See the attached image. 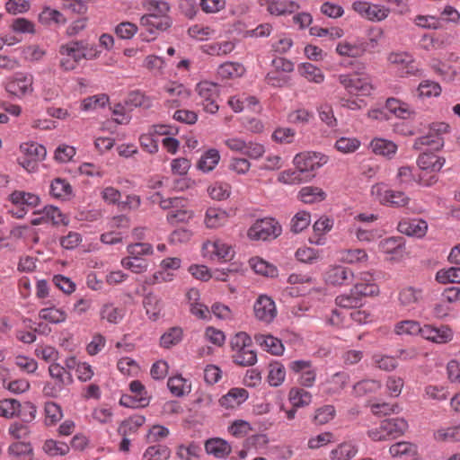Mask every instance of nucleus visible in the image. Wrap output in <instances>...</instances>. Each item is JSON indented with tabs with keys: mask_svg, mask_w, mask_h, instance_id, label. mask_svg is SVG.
Returning <instances> with one entry per match:
<instances>
[{
	"mask_svg": "<svg viewBox=\"0 0 460 460\" xmlns=\"http://www.w3.org/2000/svg\"><path fill=\"white\" fill-rule=\"evenodd\" d=\"M89 44L86 40H72L59 47V54L63 57L60 60V66L66 70H73L83 59H90L95 57L91 53Z\"/></svg>",
	"mask_w": 460,
	"mask_h": 460,
	"instance_id": "nucleus-1",
	"label": "nucleus"
},
{
	"mask_svg": "<svg viewBox=\"0 0 460 460\" xmlns=\"http://www.w3.org/2000/svg\"><path fill=\"white\" fill-rule=\"evenodd\" d=\"M371 195L380 204L396 208H405L411 201L410 197L405 192L389 189L383 182L372 186Z\"/></svg>",
	"mask_w": 460,
	"mask_h": 460,
	"instance_id": "nucleus-2",
	"label": "nucleus"
},
{
	"mask_svg": "<svg viewBox=\"0 0 460 460\" xmlns=\"http://www.w3.org/2000/svg\"><path fill=\"white\" fill-rule=\"evenodd\" d=\"M282 228L279 223L272 217L257 219L248 229L247 235L254 241H269L276 239L281 234Z\"/></svg>",
	"mask_w": 460,
	"mask_h": 460,
	"instance_id": "nucleus-3",
	"label": "nucleus"
},
{
	"mask_svg": "<svg viewBox=\"0 0 460 460\" xmlns=\"http://www.w3.org/2000/svg\"><path fill=\"white\" fill-rule=\"evenodd\" d=\"M327 163V157L320 153L303 152L296 155L294 164L302 172L305 180L314 177L313 173Z\"/></svg>",
	"mask_w": 460,
	"mask_h": 460,
	"instance_id": "nucleus-4",
	"label": "nucleus"
},
{
	"mask_svg": "<svg viewBox=\"0 0 460 460\" xmlns=\"http://www.w3.org/2000/svg\"><path fill=\"white\" fill-rule=\"evenodd\" d=\"M196 91L201 99L204 111L211 114L217 113L219 109L217 102L219 97L220 85L205 80L197 84Z\"/></svg>",
	"mask_w": 460,
	"mask_h": 460,
	"instance_id": "nucleus-5",
	"label": "nucleus"
},
{
	"mask_svg": "<svg viewBox=\"0 0 460 460\" xmlns=\"http://www.w3.org/2000/svg\"><path fill=\"white\" fill-rule=\"evenodd\" d=\"M33 77L30 74L16 73L5 83V90L11 95L22 98L33 91Z\"/></svg>",
	"mask_w": 460,
	"mask_h": 460,
	"instance_id": "nucleus-6",
	"label": "nucleus"
},
{
	"mask_svg": "<svg viewBox=\"0 0 460 460\" xmlns=\"http://www.w3.org/2000/svg\"><path fill=\"white\" fill-rule=\"evenodd\" d=\"M352 8L362 17L372 22H381L390 13L388 7L366 1H355L352 4Z\"/></svg>",
	"mask_w": 460,
	"mask_h": 460,
	"instance_id": "nucleus-7",
	"label": "nucleus"
},
{
	"mask_svg": "<svg viewBox=\"0 0 460 460\" xmlns=\"http://www.w3.org/2000/svg\"><path fill=\"white\" fill-rule=\"evenodd\" d=\"M339 82L350 93L368 94L372 90L369 79L366 76H360L358 74L340 75Z\"/></svg>",
	"mask_w": 460,
	"mask_h": 460,
	"instance_id": "nucleus-8",
	"label": "nucleus"
},
{
	"mask_svg": "<svg viewBox=\"0 0 460 460\" xmlns=\"http://www.w3.org/2000/svg\"><path fill=\"white\" fill-rule=\"evenodd\" d=\"M396 178L401 185H411L413 182L425 187H429L438 181V176L429 175V178H425L424 174L416 175L413 172V168L410 166H402L398 169Z\"/></svg>",
	"mask_w": 460,
	"mask_h": 460,
	"instance_id": "nucleus-9",
	"label": "nucleus"
},
{
	"mask_svg": "<svg viewBox=\"0 0 460 460\" xmlns=\"http://www.w3.org/2000/svg\"><path fill=\"white\" fill-rule=\"evenodd\" d=\"M255 317L266 323H271L277 314L274 301L268 296H260L253 306Z\"/></svg>",
	"mask_w": 460,
	"mask_h": 460,
	"instance_id": "nucleus-10",
	"label": "nucleus"
},
{
	"mask_svg": "<svg viewBox=\"0 0 460 460\" xmlns=\"http://www.w3.org/2000/svg\"><path fill=\"white\" fill-rule=\"evenodd\" d=\"M398 231L411 237L422 238L428 231V223L421 218H404L398 224Z\"/></svg>",
	"mask_w": 460,
	"mask_h": 460,
	"instance_id": "nucleus-11",
	"label": "nucleus"
},
{
	"mask_svg": "<svg viewBox=\"0 0 460 460\" xmlns=\"http://www.w3.org/2000/svg\"><path fill=\"white\" fill-rule=\"evenodd\" d=\"M445 162L446 159L444 157L438 156L433 153H422L417 159V164L421 171L420 174H424L425 178H428V172L437 176L436 173L441 170Z\"/></svg>",
	"mask_w": 460,
	"mask_h": 460,
	"instance_id": "nucleus-12",
	"label": "nucleus"
},
{
	"mask_svg": "<svg viewBox=\"0 0 460 460\" xmlns=\"http://www.w3.org/2000/svg\"><path fill=\"white\" fill-rule=\"evenodd\" d=\"M353 280V271L341 265L331 267L325 274V281L332 286L349 285Z\"/></svg>",
	"mask_w": 460,
	"mask_h": 460,
	"instance_id": "nucleus-13",
	"label": "nucleus"
},
{
	"mask_svg": "<svg viewBox=\"0 0 460 460\" xmlns=\"http://www.w3.org/2000/svg\"><path fill=\"white\" fill-rule=\"evenodd\" d=\"M423 299V290L415 287L402 288L398 293L400 305L408 311L414 310Z\"/></svg>",
	"mask_w": 460,
	"mask_h": 460,
	"instance_id": "nucleus-14",
	"label": "nucleus"
},
{
	"mask_svg": "<svg viewBox=\"0 0 460 460\" xmlns=\"http://www.w3.org/2000/svg\"><path fill=\"white\" fill-rule=\"evenodd\" d=\"M260 4L266 6L267 11L273 15L291 14L299 9V4L293 0H260Z\"/></svg>",
	"mask_w": 460,
	"mask_h": 460,
	"instance_id": "nucleus-15",
	"label": "nucleus"
},
{
	"mask_svg": "<svg viewBox=\"0 0 460 460\" xmlns=\"http://www.w3.org/2000/svg\"><path fill=\"white\" fill-rule=\"evenodd\" d=\"M256 343L265 351L274 356H280L284 352L282 341L270 334H255Z\"/></svg>",
	"mask_w": 460,
	"mask_h": 460,
	"instance_id": "nucleus-16",
	"label": "nucleus"
},
{
	"mask_svg": "<svg viewBox=\"0 0 460 460\" xmlns=\"http://www.w3.org/2000/svg\"><path fill=\"white\" fill-rule=\"evenodd\" d=\"M171 24L172 22L169 17H160L155 13L145 14L140 18V25L150 33H155L156 31H166L171 27Z\"/></svg>",
	"mask_w": 460,
	"mask_h": 460,
	"instance_id": "nucleus-17",
	"label": "nucleus"
},
{
	"mask_svg": "<svg viewBox=\"0 0 460 460\" xmlns=\"http://www.w3.org/2000/svg\"><path fill=\"white\" fill-rule=\"evenodd\" d=\"M421 335L436 343H446L452 340L453 332L447 326L434 327L431 325H424Z\"/></svg>",
	"mask_w": 460,
	"mask_h": 460,
	"instance_id": "nucleus-18",
	"label": "nucleus"
},
{
	"mask_svg": "<svg viewBox=\"0 0 460 460\" xmlns=\"http://www.w3.org/2000/svg\"><path fill=\"white\" fill-rule=\"evenodd\" d=\"M205 450L217 458H226L230 455L232 447L225 439L213 438L205 442Z\"/></svg>",
	"mask_w": 460,
	"mask_h": 460,
	"instance_id": "nucleus-19",
	"label": "nucleus"
},
{
	"mask_svg": "<svg viewBox=\"0 0 460 460\" xmlns=\"http://www.w3.org/2000/svg\"><path fill=\"white\" fill-rule=\"evenodd\" d=\"M248 398V392L243 388H232L226 394L222 396L219 403L226 409H234L244 402Z\"/></svg>",
	"mask_w": 460,
	"mask_h": 460,
	"instance_id": "nucleus-20",
	"label": "nucleus"
},
{
	"mask_svg": "<svg viewBox=\"0 0 460 460\" xmlns=\"http://www.w3.org/2000/svg\"><path fill=\"white\" fill-rule=\"evenodd\" d=\"M39 22L44 26L59 27L66 22V19L61 12L45 6L39 14Z\"/></svg>",
	"mask_w": 460,
	"mask_h": 460,
	"instance_id": "nucleus-21",
	"label": "nucleus"
},
{
	"mask_svg": "<svg viewBox=\"0 0 460 460\" xmlns=\"http://www.w3.org/2000/svg\"><path fill=\"white\" fill-rule=\"evenodd\" d=\"M388 60L402 68L406 75H415L417 71L412 56L407 52L391 53Z\"/></svg>",
	"mask_w": 460,
	"mask_h": 460,
	"instance_id": "nucleus-22",
	"label": "nucleus"
},
{
	"mask_svg": "<svg viewBox=\"0 0 460 460\" xmlns=\"http://www.w3.org/2000/svg\"><path fill=\"white\" fill-rule=\"evenodd\" d=\"M382 429L389 439L402 436L408 429L407 421L402 418H393L382 420Z\"/></svg>",
	"mask_w": 460,
	"mask_h": 460,
	"instance_id": "nucleus-23",
	"label": "nucleus"
},
{
	"mask_svg": "<svg viewBox=\"0 0 460 460\" xmlns=\"http://www.w3.org/2000/svg\"><path fill=\"white\" fill-rule=\"evenodd\" d=\"M146 418L143 415L135 414L122 420L118 428V433L121 437H128L137 432L138 429L144 425Z\"/></svg>",
	"mask_w": 460,
	"mask_h": 460,
	"instance_id": "nucleus-24",
	"label": "nucleus"
},
{
	"mask_svg": "<svg viewBox=\"0 0 460 460\" xmlns=\"http://www.w3.org/2000/svg\"><path fill=\"white\" fill-rule=\"evenodd\" d=\"M9 200L15 206H26L29 208H36L40 202L38 195L22 190L13 191Z\"/></svg>",
	"mask_w": 460,
	"mask_h": 460,
	"instance_id": "nucleus-25",
	"label": "nucleus"
},
{
	"mask_svg": "<svg viewBox=\"0 0 460 460\" xmlns=\"http://www.w3.org/2000/svg\"><path fill=\"white\" fill-rule=\"evenodd\" d=\"M49 373L54 383L63 388L73 383V376L69 370L58 363H51L49 365Z\"/></svg>",
	"mask_w": 460,
	"mask_h": 460,
	"instance_id": "nucleus-26",
	"label": "nucleus"
},
{
	"mask_svg": "<svg viewBox=\"0 0 460 460\" xmlns=\"http://www.w3.org/2000/svg\"><path fill=\"white\" fill-rule=\"evenodd\" d=\"M229 218L226 211L219 208H208L205 215V225L208 228H217L224 226Z\"/></svg>",
	"mask_w": 460,
	"mask_h": 460,
	"instance_id": "nucleus-27",
	"label": "nucleus"
},
{
	"mask_svg": "<svg viewBox=\"0 0 460 460\" xmlns=\"http://www.w3.org/2000/svg\"><path fill=\"white\" fill-rule=\"evenodd\" d=\"M125 315V309L123 307L115 306L111 303L102 305L100 309L101 320H105L109 323L118 324Z\"/></svg>",
	"mask_w": 460,
	"mask_h": 460,
	"instance_id": "nucleus-28",
	"label": "nucleus"
},
{
	"mask_svg": "<svg viewBox=\"0 0 460 460\" xmlns=\"http://www.w3.org/2000/svg\"><path fill=\"white\" fill-rule=\"evenodd\" d=\"M245 67L239 62H226L217 68V75L222 79L241 77L245 73Z\"/></svg>",
	"mask_w": 460,
	"mask_h": 460,
	"instance_id": "nucleus-29",
	"label": "nucleus"
},
{
	"mask_svg": "<svg viewBox=\"0 0 460 460\" xmlns=\"http://www.w3.org/2000/svg\"><path fill=\"white\" fill-rule=\"evenodd\" d=\"M49 193L56 199H68L72 196L73 188L66 180L56 178L51 181Z\"/></svg>",
	"mask_w": 460,
	"mask_h": 460,
	"instance_id": "nucleus-30",
	"label": "nucleus"
},
{
	"mask_svg": "<svg viewBox=\"0 0 460 460\" xmlns=\"http://www.w3.org/2000/svg\"><path fill=\"white\" fill-rule=\"evenodd\" d=\"M235 48L234 41L226 40L220 42H211L202 47L204 53L210 56H226Z\"/></svg>",
	"mask_w": 460,
	"mask_h": 460,
	"instance_id": "nucleus-31",
	"label": "nucleus"
},
{
	"mask_svg": "<svg viewBox=\"0 0 460 460\" xmlns=\"http://www.w3.org/2000/svg\"><path fill=\"white\" fill-rule=\"evenodd\" d=\"M298 197L302 202L306 204H313L324 200L326 198V193L323 190V189L319 187L305 186L300 190Z\"/></svg>",
	"mask_w": 460,
	"mask_h": 460,
	"instance_id": "nucleus-32",
	"label": "nucleus"
},
{
	"mask_svg": "<svg viewBox=\"0 0 460 460\" xmlns=\"http://www.w3.org/2000/svg\"><path fill=\"white\" fill-rule=\"evenodd\" d=\"M143 305L148 318L152 321H156L160 315L163 308L162 301L155 295L149 293L143 300Z\"/></svg>",
	"mask_w": 460,
	"mask_h": 460,
	"instance_id": "nucleus-33",
	"label": "nucleus"
},
{
	"mask_svg": "<svg viewBox=\"0 0 460 460\" xmlns=\"http://www.w3.org/2000/svg\"><path fill=\"white\" fill-rule=\"evenodd\" d=\"M220 160V154L217 149L210 148L206 151L198 162L197 167L199 170L208 172H211L218 164Z\"/></svg>",
	"mask_w": 460,
	"mask_h": 460,
	"instance_id": "nucleus-34",
	"label": "nucleus"
},
{
	"mask_svg": "<svg viewBox=\"0 0 460 460\" xmlns=\"http://www.w3.org/2000/svg\"><path fill=\"white\" fill-rule=\"evenodd\" d=\"M8 456L13 458H21L31 460L33 456V448L31 443L14 442L8 447Z\"/></svg>",
	"mask_w": 460,
	"mask_h": 460,
	"instance_id": "nucleus-35",
	"label": "nucleus"
},
{
	"mask_svg": "<svg viewBox=\"0 0 460 460\" xmlns=\"http://www.w3.org/2000/svg\"><path fill=\"white\" fill-rule=\"evenodd\" d=\"M34 214L43 215L46 223H51L54 226L66 225V217L62 214L58 207L45 206L42 210L35 211Z\"/></svg>",
	"mask_w": 460,
	"mask_h": 460,
	"instance_id": "nucleus-36",
	"label": "nucleus"
},
{
	"mask_svg": "<svg viewBox=\"0 0 460 460\" xmlns=\"http://www.w3.org/2000/svg\"><path fill=\"white\" fill-rule=\"evenodd\" d=\"M370 146L375 154L387 157H392L397 151V146L393 141L384 138H374Z\"/></svg>",
	"mask_w": 460,
	"mask_h": 460,
	"instance_id": "nucleus-37",
	"label": "nucleus"
},
{
	"mask_svg": "<svg viewBox=\"0 0 460 460\" xmlns=\"http://www.w3.org/2000/svg\"><path fill=\"white\" fill-rule=\"evenodd\" d=\"M201 447L194 441L189 444H181L176 448V456L181 460H195L199 458Z\"/></svg>",
	"mask_w": 460,
	"mask_h": 460,
	"instance_id": "nucleus-38",
	"label": "nucleus"
},
{
	"mask_svg": "<svg viewBox=\"0 0 460 460\" xmlns=\"http://www.w3.org/2000/svg\"><path fill=\"white\" fill-rule=\"evenodd\" d=\"M204 247L206 249L211 248V252L214 253L219 260L227 261L232 256V247L224 241L217 239L215 241H208Z\"/></svg>",
	"mask_w": 460,
	"mask_h": 460,
	"instance_id": "nucleus-39",
	"label": "nucleus"
},
{
	"mask_svg": "<svg viewBox=\"0 0 460 460\" xmlns=\"http://www.w3.org/2000/svg\"><path fill=\"white\" fill-rule=\"evenodd\" d=\"M288 400L294 408L307 406L312 402V394L300 387H293L288 393Z\"/></svg>",
	"mask_w": 460,
	"mask_h": 460,
	"instance_id": "nucleus-40",
	"label": "nucleus"
},
{
	"mask_svg": "<svg viewBox=\"0 0 460 460\" xmlns=\"http://www.w3.org/2000/svg\"><path fill=\"white\" fill-rule=\"evenodd\" d=\"M389 453L393 457L415 456L418 453V447L413 443L400 441L390 447Z\"/></svg>",
	"mask_w": 460,
	"mask_h": 460,
	"instance_id": "nucleus-41",
	"label": "nucleus"
},
{
	"mask_svg": "<svg viewBox=\"0 0 460 460\" xmlns=\"http://www.w3.org/2000/svg\"><path fill=\"white\" fill-rule=\"evenodd\" d=\"M232 358L234 363L242 367L253 366L257 362V354L251 347L234 352Z\"/></svg>",
	"mask_w": 460,
	"mask_h": 460,
	"instance_id": "nucleus-42",
	"label": "nucleus"
},
{
	"mask_svg": "<svg viewBox=\"0 0 460 460\" xmlns=\"http://www.w3.org/2000/svg\"><path fill=\"white\" fill-rule=\"evenodd\" d=\"M170 392L177 397L183 396L190 392V385L181 376L170 377L167 382Z\"/></svg>",
	"mask_w": 460,
	"mask_h": 460,
	"instance_id": "nucleus-43",
	"label": "nucleus"
},
{
	"mask_svg": "<svg viewBox=\"0 0 460 460\" xmlns=\"http://www.w3.org/2000/svg\"><path fill=\"white\" fill-rule=\"evenodd\" d=\"M286 377V370L283 366L279 361H274L269 366V374H268V382L271 386H279L280 385Z\"/></svg>",
	"mask_w": 460,
	"mask_h": 460,
	"instance_id": "nucleus-44",
	"label": "nucleus"
},
{
	"mask_svg": "<svg viewBox=\"0 0 460 460\" xmlns=\"http://www.w3.org/2000/svg\"><path fill=\"white\" fill-rule=\"evenodd\" d=\"M171 450L165 445H154L148 447L143 454V460H168Z\"/></svg>",
	"mask_w": 460,
	"mask_h": 460,
	"instance_id": "nucleus-45",
	"label": "nucleus"
},
{
	"mask_svg": "<svg viewBox=\"0 0 460 460\" xmlns=\"http://www.w3.org/2000/svg\"><path fill=\"white\" fill-rule=\"evenodd\" d=\"M183 331L181 327L169 328L160 338V345L163 348L170 349L177 345L182 340Z\"/></svg>",
	"mask_w": 460,
	"mask_h": 460,
	"instance_id": "nucleus-46",
	"label": "nucleus"
},
{
	"mask_svg": "<svg viewBox=\"0 0 460 460\" xmlns=\"http://www.w3.org/2000/svg\"><path fill=\"white\" fill-rule=\"evenodd\" d=\"M443 138L438 134H428L415 139L413 148L420 150L424 146L438 150L443 146Z\"/></svg>",
	"mask_w": 460,
	"mask_h": 460,
	"instance_id": "nucleus-47",
	"label": "nucleus"
},
{
	"mask_svg": "<svg viewBox=\"0 0 460 460\" xmlns=\"http://www.w3.org/2000/svg\"><path fill=\"white\" fill-rule=\"evenodd\" d=\"M358 453L356 446L350 443H341L335 449L331 452V458L332 460H350Z\"/></svg>",
	"mask_w": 460,
	"mask_h": 460,
	"instance_id": "nucleus-48",
	"label": "nucleus"
},
{
	"mask_svg": "<svg viewBox=\"0 0 460 460\" xmlns=\"http://www.w3.org/2000/svg\"><path fill=\"white\" fill-rule=\"evenodd\" d=\"M418 95L420 98L438 97L441 94L442 89L438 83L431 80H423L418 86Z\"/></svg>",
	"mask_w": 460,
	"mask_h": 460,
	"instance_id": "nucleus-49",
	"label": "nucleus"
},
{
	"mask_svg": "<svg viewBox=\"0 0 460 460\" xmlns=\"http://www.w3.org/2000/svg\"><path fill=\"white\" fill-rule=\"evenodd\" d=\"M434 438L439 442L460 441V425L439 429L434 433Z\"/></svg>",
	"mask_w": 460,
	"mask_h": 460,
	"instance_id": "nucleus-50",
	"label": "nucleus"
},
{
	"mask_svg": "<svg viewBox=\"0 0 460 460\" xmlns=\"http://www.w3.org/2000/svg\"><path fill=\"white\" fill-rule=\"evenodd\" d=\"M385 107L391 113L400 119H408L411 114L408 104L395 98H388L385 102Z\"/></svg>",
	"mask_w": 460,
	"mask_h": 460,
	"instance_id": "nucleus-51",
	"label": "nucleus"
},
{
	"mask_svg": "<svg viewBox=\"0 0 460 460\" xmlns=\"http://www.w3.org/2000/svg\"><path fill=\"white\" fill-rule=\"evenodd\" d=\"M379 250L387 254H398L402 252L403 243L401 237H389L381 240L378 244Z\"/></svg>",
	"mask_w": 460,
	"mask_h": 460,
	"instance_id": "nucleus-52",
	"label": "nucleus"
},
{
	"mask_svg": "<svg viewBox=\"0 0 460 460\" xmlns=\"http://www.w3.org/2000/svg\"><path fill=\"white\" fill-rule=\"evenodd\" d=\"M366 49L367 47L363 45L351 44L347 41H341L336 47V51L339 55L351 58L362 56Z\"/></svg>",
	"mask_w": 460,
	"mask_h": 460,
	"instance_id": "nucleus-53",
	"label": "nucleus"
},
{
	"mask_svg": "<svg viewBox=\"0 0 460 460\" xmlns=\"http://www.w3.org/2000/svg\"><path fill=\"white\" fill-rule=\"evenodd\" d=\"M364 275L369 277L365 278L364 280L367 281V283H356L354 287L352 288L353 292L357 295L358 297L360 298V301L362 302V298L367 296H373L375 294L378 293V288L373 284L370 283L371 281V276L369 273H364Z\"/></svg>",
	"mask_w": 460,
	"mask_h": 460,
	"instance_id": "nucleus-54",
	"label": "nucleus"
},
{
	"mask_svg": "<svg viewBox=\"0 0 460 460\" xmlns=\"http://www.w3.org/2000/svg\"><path fill=\"white\" fill-rule=\"evenodd\" d=\"M299 72L301 75L310 82L320 84L324 79L322 70L311 63H304L299 66Z\"/></svg>",
	"mask_w": 460,
	"mask_h": 460,
	"instance_id": "nucleus-55",
	"label": "nucleus"
},
{
	"mask_svg": "<svg viewBox=\"0 0 460 460\" xmlns=\"http://www.w3.org/2000/svg\"><path fill=\"white\" fill-rule=\"evenodd\" d=\"M45 424L47 426H53L59 421L63 417L61 407L54 402H48L45 403Z\"/></svg>",
	"mask_w": 460,
	"mask_h": 460,
	"instance_id": "nucleus-56",
	"label": "nucleus"
},
{
	"mask_svg": "<svg viewBox=\"0 0 460 460\" xmlns=\"http://www.w3.org/2000/svg\"><path fill=\"white\" fill-rule=\"evenodd\" d=\"M24 155L37 162L44 160L47 155L45 146L38 143H25L21 146Z\"/></svg>",
	"mask_w": 460,
	"mask_h": 460,
	"instance_id": "nucleus-57",
	"label": "nucleus"
},
{
	"mask_svg": "<svg viewBox=\"0 0 460 460\" xmlns=\"http://www.w3.org/2000/svg\"><path fill=\"white\" fill-rule=\"evenodd\" d=\"M40 318L51 323H60L66 321V314L65 311L56 307L43 308L39 313Z\"/></svg>",
	"mask_w": 460,
	"mask_h": 460,
	"instance_id": "nucleus-58",
	"label": "nucleus"
},
{
	"mask_svg": "<svg viewBox=\"0 0 460 460\" xmlns=\"http://www.w3.org/2000/svg\"><path fill=\"white\" fill-rule=\"evenodd\" d=\"M43 450L50 456H65L69 452V447L65 442L48 439L43 445Z\"/></svg>",
	"mask_w": 460,
	"mask_h": 460,
	"instance_id": "nucleus-59",
	"label": "nucleus"
},
{
	"mask_svg": "<svg viewBox=\"0 0 460 460\" xmlns=\"http://www.w3.org/2000/svg\"><path fill=\"white\" fill-rule=\"evenodd\" d=\"M109 102V96L105 93L84 98L81 103V109L88 111L103 108Z\"/></svg>",
	"mask_w": 460,
	"mask_h": 460,
	"instance_id": "nucleus-60",
	"label": "nucleus"
},
{
	"mask_svg": "<svg viewBox=\"0 0 460 460\" xmlns=\"http://www.w3.org/2000/svg\"><path fill=\"white\" fill-rule=\"evenodd\" d=\"M436 280L442 284L460 283V267L439 270L436 274Z\"/></svg>",
	"mask_w": 460,
	"mask_h": 460,
	"instance_id": "nucleus-61",
	"label": "nucleus"
},
{
	"mask_svg": "<svg viewBox=\"0 0 460 460\" xmlns=\"http://www.w3.org/2000/svg\"><path fill=\"white\" fill-rule=\"evenodd\" d=\"M422 328L419 322L414 320H404L396 323L394 332L398 335H416L421 333Z\"/></svg>",
	"mask_w": 460,
	"mask_h": 460,
	"instance_id": "nucleus-62",
	"label": "nucleus"
},
{
	"mask_svg": "<svg viewBox=\"0 0 460 460\" xmlns=\"http://www.w3.org/2000/svg\"><path fill=\"white\" fill-rule=\"evenodd\" d=\"M335 304L339 307L345 309L357 308L362 305L360 298L357 296L352 288L349 294H342L338 296L335 298Z\"/></svg>",
	"mask_w": 460,
	"mask_h": 460,
	"instance_id": "nucleus-63",
	"label": "nucleus"
},
{
	"mask_svg": "<svg viewBox=\"0 0 460 460\" xmlns=\"http://www.w3.org/2000/svg\"><path fill=\"white\" fill-rule=\"evenodd\" d=\"M310 222V214L305 210L299 211L291 219L290 229L293 233L298 234L307 228Z\"/></svg>",
	"mask_w": 460,
	"mask_h": 460,
	"instance_id": "nucleus-64",
	"label": "nucleus"
}]
</instances>
